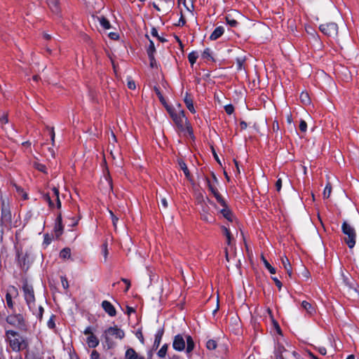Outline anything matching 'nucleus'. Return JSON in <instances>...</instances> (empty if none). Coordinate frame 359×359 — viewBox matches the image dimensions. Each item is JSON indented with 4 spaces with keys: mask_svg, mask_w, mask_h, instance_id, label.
Returning <instances> with one entry per match:
<instances>
[{
    "mask_svg": "<svg viewBox=\"0 0 359 359\" xmlns=\"http://www.w3.org/2000/svg\"><path fill=\"white\" fill-rule=\"evenodd\" d=\"M5 337L10 347L13 351H20L28 346L27 341L20 334L19 332L13 330H6Z\"/></svg>",
    "mask_w": 359,
    "mask_h": 359,
    "instance_id": "nucleus-1",
    "label": "nucleus"
},
{
    "mask_svg": "<svg viewBox=\"0 0 359 359\" xmlns=\"http://www.w3.org/2000/svg\"><path fill=\"white\" fill-rule=\"evenodd\" d=\"M341 280L345 292L352 297H359V286L351 276L341 273Z\"/></svg>",
    "mask_w": 359,
    "mask_h": 359,
    "instance_id": "nucleus-2",
    "label": "nucleus"
},
{
    "mask_svg": "<svg viewBox=\"0 0 359 359\" xmlns=\"http://www.w3.org/2000/svg\"><path fill=\"white\" fill-rule=\"evenodd\" d=\"M7 324L17 328L20 331L27 332L28 330V324L25 318L22 313H13L8 315L6 318Z\"/></svg>",
    "mask_w": 359,
    "mask_h": 359,
    "instance_id": "nucleus-3",
    "label": "nucleus"
},
{
    "mask_svg": "<svg viewBox=\"0 0 359 359\" xmlns=\"http://www.w3.org/2000/svg\"><path fill=\"white\" fill-rule=\"evenodd\" d=\"M103 337L108 348H111L114 346V341L112 340L111 337L115 339H123L125 337V332L123 330L118 328L116 325L110 327L104 332Z\"/></svg>",
    "mask_w": 359,
    "mask_h": 359,
    "instance_id": "nucleus-4",
    "label": "nucleus"
},
{
    "mask_svg": "<svg viewBox=\"0 0 359 359\" xmlns=\"http://www.w3.org/2000/svg\"><path fill=\"white\" fill-rule=\"evenodd\" d=\"M320 30L326 36L332 38L337 42H339L343 37L339 34V27L337 24L334 22H327L320 25Z\"/></svg>",
    "mask_w": 359,
    "mask_h": 359,
    "instance_id": "nucleus-5",
    "label": "nucleus"
},
{
    "mask_svg": "<svg viewBox=\"0 0 359 359\" xmlns=\"http://www.w3.org/2000/svg\"><path fill=\"white\" fill-rule=\"evenodd\" d=\"M341 230L345 235V243L349 248H353L356 241V232L355 229L347 222L344 221L341 226Z\"/></svg>",
    "mask_w": 359,
    "mask_h": 359,
    "instance_id": "nucleus-6",
    "label": "nucleus"
},
{
    "mask_svg": "<svg viewBox=\"0 0 359 359\" xmlns=\"http://www.w3.org/2000/svg\"><path fill=\"white\" fill-rule=\"evenodd\" d=\"M24 297L29 310L34 312L35 308V296L33 286L25 281L22 285Z\"/></svg>",
    "mask_w": 359,
    "mask_h": 359,
    "instance_id": "nucleus-7",
    "label": "nucleus"
},
{
    "mask_svg": "<svg viewBox=\"0 0 359 359\" xmlns=\"http://www.w3.org/2000/svg\"><path fill=\"white\" fill-rule=\"evenodd\" d=\"M1 226L8 230L12 228V215L10 210L4 205L1 212Z\"/></svg>",
    "mask_w": 359,
    "mask_h": 359,
    "instance_id": "nucleus-8",
    "label": "nucleus"
},
{
    "mask_svg": "<svg viewBox=\"0 0 359 359\" xmlns=\"http://www.w3.org/2000/svg\"><path fill=\"white\" fill-rule=\"evenodd\" d=\"M174 0H156L153 6L159 12L168 13L173 6Z\"/></svg>",
    "mask_w": 359,
    "mask_h": 359,
    "instance_id": "nucleus-9",
    "label": "nucleus"
},
{
    "mask_svg": "<svg viewBox=\"0 0 359 359\" xmlns=\"http://www.w3.org/2000/svg\"><path fill=\"white\" fill-rule=\"evenodd\" d=\"M242 18V15L237 11H231L225 16L227 25L231 27H236L238 25V20Z\"/></svg>",
    "mask_w": 359,
    "mask_h": 359,
    "instance_id": "nucleus-10",
    "label": "nucleus"
},
{
    "mask_svg": "<svg viewBox=\"0 0 359 359\" xmlns=\"http://www.w3.org/2000/svg\"><path fill=\"white\" fill-rule=\"evenodd\" d=\"M168 111L171 116L173 121L175 123L177 126L181 129H184V111H180L178 113L174 112L172 109L168 108Z\"/></svg>",
    "mask_w": 359,
    "mask_h": 359,
    "instance_id": "nucleus-11",
    "label": "nucleus"
},
{
    "mask_svg": "<svg viewBox=\"0 0 359 359\" xmlns=\"http://www.w3.org/2000/svg\"><path fill=\"white\" fill-rule=\"evenodd\" d=\"M205 182L207 183V185L208 187L209 190L215 196V197L216 198L217 202L219 203H220L222 206H225L226 205V203H225L224 198L222 197V196L218 192L217 188L214 185L212 184V183H211V182H210V180H209L208 177H205Z\"/></svg>",
    "mask_w": 359,
    "mask_h": 359,
    "instance_id": "nucleus-12",
    "label": "nucleus"
},
{
    "mask_svg": "<svg viewBox=\"0 0 359 359\" xmlns=\"http://www.w3.org/2000/svg\"><path fill=\"white\" fill-rule=\"evenodd\" d=\"M172 347L175 350L182 351L185 349V340L182 335L177 334L174 337Z\"/></svg>",
    "mask_w": 359,
    "mask_h": 359,
    "instance_id": "nucleus-13",
    "label": "nucleus"
},
{
    "mask_svg": "<svg viewBox=\"0 0 359 359\" xmlns=\"http://www.w3.org/2000/svg\"><path fill=\"white\" fill-rule=\"evenodd\" d=\"M102 307L106 313L110 316H115L116 314L114 306L108 301L104 300L102 302Z\"/></svg>",
    "mask_w": 359,
    "mask_h": 359,
    "instance_id": "nucleus-14",
    "label": "nucleus"
},
{
    "mask_svg": "<svg viewBox=\"0 0 359 359\" xmlns=\"http://www.w3.org/2000/svg\"><path fill=\"white\" fill-rule=\"evenodd\" d=\"M124 359H145V358L139 355L134 348H128L126 351Z\"/></svg>",
    "mask_w": 359,
    "mask_h": 359,
    "instance_id": "nucleus-15",
    "label": "nucleus"
},
{
    "mask_svg": "<svg viewBox=\"0 0 359 359\" xmlns=\"http://www.w3.org/2000/svg\"><path fill=\"white\" fill-rule=\"evenodd\" d=\"M163 334H164V328L163 327L160 328L157 331V332L155 335V339H154V342L153 347H152L153 349L156 350L159 347Z\"/></svg>",
    "mask_w": 359,
    "mask_h": 359,
    "instance_id": "nucleus-16",
    "label": "nucleus"
},
{
    "mask_svg": "<svg viewBox=\"0 0 359 359\" xmlns=\"http://www.w3.org/2000/svg\"><path fill=\"white\" fill-rule=\"evenodd\" d=\"M184 102L187 109L191 113L194 114L196 112V110H195L194 107L193 99H192V97H191V95L188 93H186V94H185V96H184Z\"/></svg>",
    "mask_w": 359,
    "mask_h": 359,
    "instance_id": "nucleus-17",
    "label": "nucleus"
},
{
    "mask_svg": "<svg viewBox=\"0 0 359 359\" xmlns=\"http://www.w3.org/2000/svg\"><path fill=\"white\" fill-rule=\"evenodd\" d=\"M281 262H282L283 268L286 271L289 277L292 278V266H291V264H290L287 257H282Z\"/></svg>",
    "mask_w": 359,
    "mask_h": 359,
    "instance_id": "nucleus-18",
    "label": "nucleus"
},
{
    "mask_svg": "<svg viewBox=\"0 0 359 359\" xmlns=\"http://www.w3.org/2000/svg\"><path fill=\"white\" fill-rule=\"evenodd\" d=\"M93 19L94 20H97L100 22V25L106 29H108L111 27L110 22L104 16H95L93 15Z\"/></svg>",
    "mask_w": 359,
    "mask_h": 359,
    "instance_id": "nucleus-19",
    "label": "nucleus"
},
{
    "mask_svg": "<svg viewBox=\"0 0 359 359\" xmlns=\"http://www.w3.org/2000/svg\"><path fill=\"white\" fill-rule=\"evenodd\" d=\"M62 231H63V226L62 224V217H61V215H60L57 218V224L55 226V232L56 237L59 238L62 235Z\"/></svg>",
    "mask_w": 359,
    "mask_h": 359,
    "instance_id": "nucleus-20",
    "label": "nucleus"
},
{
    "mask_svg": "<svg viewBox=\"0 0 359 359\" xmlns=\"http://www.w3.org/2000/svg\"><path fill=\"white\" fill-rule=\"evenodd\" d=\"M224 29L223 27H222V26L217 27V28L215 29V30L211 34V35L210 36V40L214 41V40L217 39L224 34Z\"/></svg>",
    "mask_w": 359,
    "mask_h": 359,
    "instance_id": "nucleus-21",
    "label": "nucleus"
},
{
    "mask_svg": "<svg viewBox=\"0 0 359 359\" xmlns=\"http://www.w3.org/2000/svg\"><path fill=\"white\" fill-rule=\"evenodd\" d=\"M186 341H187V347L186 352L187 354H189L194 348L195 344L190 335L186 336Z\"/></svg>",
    "mask_w": 359,
    "mask_h": 359,
    "instance_id": "nucleus-22",
    "label": "nucleus"
},
{
    "mask_svg": "<svg viewBox=\"0 0 359 359\" xmlns=\"http://www.w3.org/2000/svg\"><path fill=\"white\" fill-rule=\"evenodd\" d=\"M86 343L90 348H95L99 344V340L94 334L88 337Z\"/></svg>",
    "mask_w": 359,
    "mask_h": 359,
    "instance_id": "nucleus-23",
    "label": "nucleus"
},
{
    "mask_svg": "<svg viewBox=\"0 0 359 359\" xmlns=\"http://www.w3.org/2000/svg\"><path fill=\"white\" fill-rule=\"evenodd\" d=\"M178 164H179V166L180 167V168L183 170L186 177L189 180H191V174L189 172V170L186 163L182 160H179Z\"/></svg>",
    "mask_w": 359,
    "mask_h": 359,
    "instance_id": "nucleus-24",
    "label": "nucleus"
},
{
    "mask_svg": "<svg viewBox=\"0 0 359 359\" xmlns=\"http://www.w3.org/2000/svg\"><path fill=\"white\" fill-rule=\"evenodd\" d=\"M302 306L311 315L316 312L315 308L311 305V304L306 301H303L302 302Z\"/></svg>",
    "mask_w": 359,
    "mask_h": 359,
    "instance_id": "nucleus-25",
    "label": "nucleus"
},
{
    "mask_svg": "<svg viewBox=\"0 0 359 359\" xmlns=\"http://www.w3.org/2000/svg\"><path fill=\"white\" fill-rule=\"evenodd\" d=\"M201 218L209 223H211L214 221V218L212 215L208 214L207 212V208H203V213H201Z\"/></svg>",
    "mask_w": 359,
    "mask_h": 359,
    "instance_id": "nucleus-26",
    "label": "nucleus"
},
{
    "mask_svg": "<svg viewBox=\"0 0 359 359\" xmlns=\"http://www.w3.org/2000/svg\"><path fill=\"white\" fill-rule=\"evenodd\" d=\"M48 6L53 12H58L59 0H48Z\"/></svg>",
    "mask_w": 359,
    "mask_h": 359,
    "instance_id": "nucleus-27",
    "label": "nucleus"
},
{
    "mask_svg": "<svg viewBox=\"0 0 359 359\" xmlns=\"http://www.w3.org/2000/svg\"><path fill=\"white\" fill-rule=\"evenodd\" d=\"M223 207L224 208H223L221 210V213L222 214L224 217H225L226 219H228L229 221H232L233 215H232L231 212L229 209L226 208V205Z\"/></svg>",
    "mask_w": 359,
    "mask_h": 359,
    "instance_id": "nucleus-28",
    "label": "nucleus"
},
{
    "mask_svg": "<svg viewBox=\"0 0 359 359\" xmlns=\"http://www.w3.org/2000/svg\"><path fill=\"white\" fill-rule=\"evenodd\" d=\"M262 260L264 264V266H266V268L269 271V272L271 273V274H274L276 273V269L274 267H273L269 263V262L266 259V258L264 257V256H262Z\"/></svg>",
    "mask_w": 359,
    "mask_h": 359,
    "instance_id": "nucleus-29",
    "label": "nucleus"
},
{
    "mask_svg": "<svg viewBox=\"0 0 359 359\" xmlns=\"http://www.w3.org/2000/svg\"><path fill=\"white\" fill-rule=\"evenodd\" d=\"M332 193V185L330 182H327L326 184L324 191H323V197L325 198H328L330 196Z\"/></svg>",
    "mask_w": 359,
    "mask_h": 359,
    "instance_id": "nucleus-30",
    "label": "nucleus"
},
{
    "mask_svg": "<svg viewBox=\"0 0 359 359\" xmlns=\"http://www.w3.org/2000/svg\"><path fill=\"white\" fill-rule=\"evenodd\" d=\"M70 255H71V250L68 248L62 249L60 252V257L62 259L69 258Z\"/></svg>",
    "mask_w": 359,
    "mask_h": 359,
    "instance_id": "nucleus-31",
    "label": "nucleus"
},
{
    "mask_svg": "<svg viewBox=\"0 0 359 359\" xmlns=\"http://www.w3.org/2000/svg\"><path fill=\"white\" fill-rule=\"evenodd\" d=\"M180 4H183L184 7L188 10L191 11L193 8V0H179Z\"/></svg>",
    "mask_w": 359,
    "mask_h": 359,
    "instance_id": "nucleus-32",
    "label": "nucleus"
},
{
    "mask_svg": "<svg viewBox=\"0 0 359 359\" xmlns=\"http://www.w3.org/2000/svg\"><path fill=\"white\" fill-rule=\"evenodd\" d=\"M6 304L8 306V307L11 309H14V304H13V302L12 300V296L10 293L7 292L6 294Z\"/></svg>",
    "mask_w": 359,
    "mask_h": 359,
    "instance_id": "nucleus-33",
    "label": "nucleus"
},
{
    "mask_svg": "<svg viewBox=\"0 0 359 359\" xmlns=\"http://www.w3.org/2000/svg\"><path fill=\"white\" fill-rule=\"evenodd\" d=\"M217 341L213 339H209L206 343V348L208 350H215L217 348Z\"/></svg>",
    "mask_w": 359,
    "mask_h": 359,
    "instance_id": "nucleus-34",
    "label": "nucleus"
},
{
    "mask_svg": "<svg viewBox=\"0 0 359 359\" xmlns=\"http://www.w3.org/2000/svg\"><path fill=\"white\" fill-rule=\"evenodd\" d=\"M198 53L194 51H193L189 54L188 59L191 65H193L196 62V61L198 58Z\"/></svg>",
    "mask_w": 359,
    "mask_h": 359,
    "instance_id": "nucleus-35",
    "label": "nucleus"
},
{
    "mask_svg": "<svg viewBox=\"0 0 359 359\" xmlns=\"http://www.w3.org/2000/svg\"><path fill=\"white\" fill-rule=\"evenodd\" d=\"M168 345L164 344L163 346L160 348V350L158 351V355L160 358H164L166 355L167 351H168Z\"/></svg>",
    "mask_w": 359,
    "mask_h": 359,
    "instance_id": "nucleus-36",
    "label": "nucleus"
},
{
    "mask_svg": "<svg viewBox=\"0 0 359 359\" xmlns=\"http://www.w3.org/2000/svg\"><path fill=\"white\" fill-rule=\"evenodd\" d=\"M53 196L55 197L57 201V206L58 208H61V202L59 198V190L56 187L53 188Z\"/></svg>",
    "mask_w": 359,
    "mask_h": 359,
    "instance_id": "nucleus-37",
    "label": "nucleus"
},
{
    "mask_svg": "<svg viewBox=\"0 0 359 359\" xmlns=\"http://www.w3.org/2000/svg\"><path fill=\"white\" fill-rule=\"evenodd\" d=\"M147 55H154V53L156 52V48L154 42L149 39V46L147 50Z\"/></svg>",
    "mask_w": 359,
    "mask_h": 359,
    "instance_id": "nucleus-38",
    "label": "nucleus"
},
{
    "mask_svg": "<svg viewBox=\"0 0 359 359\" xmlns=\"http://www.w3.org/2000/svg\"><path fill=\"white\" fill-rule=\"evenodd\" d=\"M300 100L304 104H308L310 103V98L307 93H302L300 95Z\"/></svg>",
    "mask_w": 359,
    "mask_h": 359,
    "instance_id": "nucleus-39",
    "label": "nucleus"
},
{
    "mask_svg": "<svg viewBox=\"0 0 359 359\" xmlns=\"http://www.w3.org/2000/svg\"><path fill=\"white\" fill-rule=\"evenodd\" d=\"M222 230H223V233L225 235V236L226 237V240H227V244L229 245H231V234L229 231V230L225 227V226H223L222 227Z\"/></svg>",
    "mask_w": 359,
    "mask_h": 359,
    "instance_id": "nucleus-40",
    "label": "nucleus"
},
{
    "mask_svg": "<svg viewBox=\"0 0 359 359\" xmlns=\"http://www.w3.org/2000/svg\"><path fill=\"white\" fill-rule=\"evenodd\" d=\"M151 34L153 36L156 37L161 42L163 43L167 41V40L165 38L161 37L160 36V35L158 34V31L155 27H153L151 29Z\"/></svg>",
    "mask_w": 359,
    "mask_h": 359,
    "instance_id": "nucleus-41",
    "label": "nucleus"
},
{
    "mask_svg": "<svg viewBox=\"0 0 359 359\" xmlns=\"http://www.w3.org/2000/svg\"><path fill=\"white\" fill-rule=\"evenodd\" d=\"M14 186L18 194L21 196L24 200L27 199L28 197L27 193L20 187H18L16 184H15Z\"/></svg>",
    "mask_w": 359,
    "mask_h": 359,
    "instance_id": "nucleus-42",
    "label": "nucleus"
},
{
    "mask_svg": "<svg viewBox=\"0 0 359 359\" xmlns=\"http://www.w3.org/2000/svg\"><path fill=\"white\" fill-rule=\"evenodd\" d=\"M202 57L208 60H212L210 48H206L202 53Z\"/></svg>",
    "mask_w": 359,
    "mask_h": 359,
    "instance_id": "nucleus-43",
    "label": "nucleus"
},
{
    "mask_svg": "<svg viewBox=\"0 0 359 359\" xmlns=\"http://www.w3.org/2000/svg\"><path fill=\"white\" fill-rule=\"evenodd\" d=\"M102 252L103 256H104V262H106L107 259L108 254H109L107 242L104 243L102 245Z\"/></svg>",
    "mask_w": 359,
    "mask_h": 359,
    "instance_id": "nucleus-44",
    "label": "nucleus"
},
{
    "mask_svg": "<svg viewBox=\"0 0 359 359\" xmlns=\"http://www.w3.org/2000/svg\"><path fill=\"white\" fill-rule=\"evenodd\" d=\"M109 215L111 216V220H112V223H113V226H114V228H116V224H117V222L118 221V217L116 215H115L114 214V212L111 210H109Z\"/></svg>",
    "mask_w": 359,
    "mask_h": 359,
    "instance_id": "nucleus-45",
    "label": "nucleus"
},
{
    "mask_svg": "<svg viewBox=\"0 0 359 359\" xmlns=\"http://www.w3.org/2000/svg\"><path fill=\"white\" fill-rule=\"evenodd\" d=\"M35 309H34V312H32L34 314H35L39 319H41L43 313V308L41 306H39L38 308V312H35Z\"/></svg>",
    "mask_w": 359,
    "mask_h": 359,
    "instance_id": "nucleus-46",
    "label": "nucleus"
},
{
    "mask_svg": "<svg viewBox=\"0 0 359 359\" xmlns=\"http://www.w3.org/2000/svg\"><path fill=\"white\" fill-rule=\"evenodd\" d=\"M225 111L226 114L231 115L234 111V107L232 104H228L224 107Z\"/></svg>",
    "mask_w": 359,
    "mask_h": 359,
    "instance_id": "nucleus-47",
    "label": "nucleus"
},
{
    "mask_svg": "<svg viewBox=\"0 0 359 359\" xmlns=\"http://www.w3.org/2000/svg\"><path fill=\"white\" fill-rule=\"evenodd\" d=\"M149 61H150V67L151 68L157 67L156 62L154 57V55H148Z\"/></svg>",
    "mask_w": 359,
    "mask_h": 359,
    "instance_id": "nucleus-48",
    "label": "nucleus"
},
{
    "mask_svg": "<svg viewBox=\"0 0 359 359\" xmlns=\"http://www.w3.org/2000/svg\"><path fill=\"white\" fill-rule=\"evenodd\" d=\"M44 199L48 203L50 207L53 208L54 206V203L52 201L50 196L48 194H46L43 195Z\"/></svg>",
    "mask_w": 359,
    "mask_h": 359,
    "instance_id": "nucleus-49",
    "label": "nucleus"
},
{
    "mask_svg": "<svg viewBox=\"0 0 359 359\" xmlns=\"http://www.w3.org/2000/svg\"><path fill=\"white\" fill-rule=\"evenodd\" d=\"M306 128H307V124L306 123L305 121L304 120H302L300 121V123H299V130L302 131V132H306Z\"/></svg>",
    "mask_w": 359,
    "mask_h": 359,
    "instance_id": "nucleus-50",
    "label": "nucleus"
},
{
    "mask_svg": "<svg viewBox=\"0 0 359 359\" xmlns=\"http://www.w3.org/2000/svg\"><path fill=\"white\" fill-rule=\"evenodd\" d=\"M54 318H55L54 316H51V318L49 319V320L47 323L48 327L50 329H53L55 327Z\"/></svg>",
    "mask_w": 359,
    "mask_h": 359,
    "instance_id": "nucleus-51",
    "label": "nucleus"
},
{
    "mask_svg": "<svg viewBox=\"0 0 359 359\" xmlns=\"http://www.w3.org/2000/svg\"><path fill=\"white\" fill-rule=\"evenodd\" d=\"M90 358L91 359H100V353L97 351L94 350L91 353Z\"/></svg>",
    "mask_w": 359,
    "mask_h": 359,
    "instance_id": "nucleus-52",
    "label": "nucleus"
},
{
    "mask_svg": "<svg viewBox=\"0 0 359 359\" xmlns=\"http://www.w3.org/2000/svg\"><path fill=\"white\" fill-rule=\"evenodd\" d=\"M8 116L7 114H3L1 116H0V123L4 124V123H8Z\"/></svg>",
    "mask_w": 359,
    "mask_h": 359,
    "instance_id": "nucleus-53",
    "label": "nucleus"
},
{
    "mask_svg": "<svg viewBox=\"0 0 359 359\" xmlns=\"http://www.w3.org/2000/svg\"><path fill=\"white\" fill-rule=\"evenodd\" d=\"M136 335H137V338L140 339V342L142 344H144V339L142 332L140 330H139L137 332Z\"/></svg>",
    "mask_w": 359,
    "mask_h": 359,
    "instance_id": "nucleus-54",
    "label": "nucleus"
},
{
    "mask_svg": "<svg viewBox=\"0 0 359 359\" xmlns=\"http://www.w3.org/2000/svg\"><path fill=\"white\" fill-rule=\"evenodd\" d=\"M282 187V180L279 178L276 182V188L278 191H280Z\"/></svg>",
    "mask_w": 359,
    "mask_h": 359,
    "instance_id": "nucleus-55",
    "label": "nucleus"
},
{
    "mask_svg": "<svg viewBox=\"0 0 359 359\" xmlns=\"http://www.w3.org/2000/svg\"><path fill=\"white\" fill-rule=\"evenodd\" d=\"M121 281H123L125 283V285H127L126 288L125 290V291L127 292L129 290L130 287V280L126 279V278H121Z\"/></svg>",
    "mask_w": 359,
    "mask_h": 359,
    "instance_id": "nucleus-56",
    "label": "nucleus"
},
{
    "mask_svg": "<svg viewBox=\"0 0 359 359\" xmlns=\"http://www.w3.org/2000/svg\"><path fill=\"white\" fill-rule=\"evenodd\" d=\"M127 86H128V88H130L131 90H134L136 87L135 83L133 80H129L128 81Z\"/></svg>",
    "mask_w": 359,
    "mask_h": 359,
    "instance_id": "nucleus-57",
    "label": "nucleus"
},
{
    "mask_svg": "<svg viewBox=\"0 0 359 359\" xmlns=\"http://www.w3.org/2000/svg\"><path fill=\"white\" fill-rule=\"evenodd\" d=\"M109 36L110 39L114 40H117L119 38V35L116 32H110L109 34Z\"/></svg>",
    "mask_w": 359,
    "mask_h": 359,
    "instance_id": "nucleus-58",
    "label": "nucleus"
},
{
    "mask_svg": "<svg viewBox=\"0 0 359 359\" xmlns=\"http://www.w3.org/2000/svg\"><path fill=\"white\" fill-rule=\"evenodd\" d=\"M62 285L64 288L67 289L69 287L68 281L67 278L62 277L61 278Z\"/></svg>",
    "mask_w": 359,
    "mask_h": 359,
    "instance_id": "nucleus-59",
    "label": "nucleus"
},
{
    "mask_svg": "<svg viewBox=\"0 0 359 359\" xmlns=\"http://www.w3.org/2000/svg\"><path fill=\"white\" fill-rule=\"evenodd\" d=\"M83 333H84V334L88 335V336L93 334L91 327H86L85 329V330L83 331Z\"/></svg>",
    "mask_w": 359,
    "mask_h": 359,
    "instance_id": "nucleus-60",
    "label": "nucleus"
},
{
    "mask_svg": "<svg viewBox=\"0 0 359 359\" xmlns=\"http://www.w3.org/2000/svg\"><path fill=\"white\" fill-rule=\"evenodd\" d=\"M273 280L276 283V285L280 289L281 287H282V283L276 277H273L272 278Z\"/></svg>",
    "mask_w": 359,
    "mask_h": 359,
    "instance_id": "nucleus-61",
    "label": "nucleus"
},
{
    "mask_svg": "<svg viewBox=\"0 0 359 359\" xmlns=\"http://www.w3.org/2000/svg\"><path fill=\"white\" fill-rule=\"evenodd\" d=\"M161 203L163 208H167L168 207V201L165 198H161Z\"/></svg>",
    "mask_w": 359,
    "mask_h": 359,
    "instance_id": "nucleus-62",
    "label": "nucleus"
},
{
    "mask_svg": "<svg viewBox=\"0 0 359 359\" xmlns=\"http://www.w3.org/2000/svg\"><path fill=\"white\" fill-rule=\"evenodd\" d=\"M318 351L323 355H325L327 353V351L325 347H319L318 348Z\"/></svg>",
    "mask_w": 359,
    "mask_h": 359,
    "instance_id": "nucleus-63",
    "label": "nucleus"
},
{
    "mask_svg": "<svg viewBox=\"0 0 359 359\" xmlns=\"http://www.w3.org/2000/svg\"><path fill=\"white\" fill-rule=\"evenodd\" d=\"M36 168L41 172H45L46 167L45 165L39 163L36 165Z\"/></svg>",
    "mask_w": 359,
    "mask_h": 359,
    "instance_id": "nucleus-64",
    "label": "nucleus"
}]
</instances>
